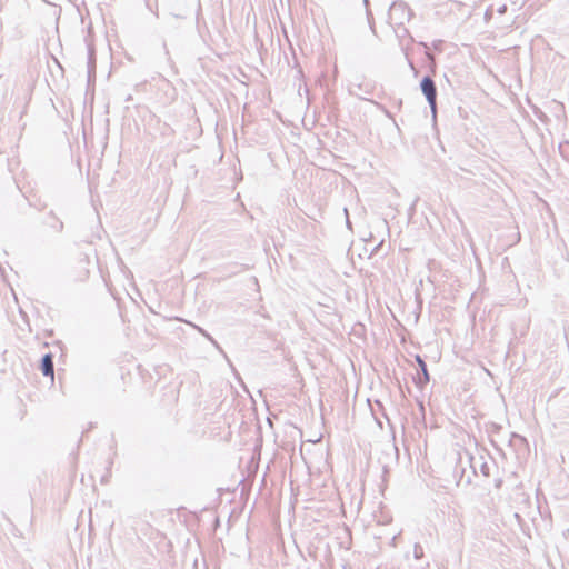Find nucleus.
<instances>
[{"mask_svg": "<svg viewBox=\"0 0 569 569\" xmlns=\"http://www.w3.org/2000/svg\"><path fill=\"white\" fill-rule=\"evenodd\" d=\"M389 18L396 24H403L411 18V10L409 6L403 1H396L389 9Z\"/></svg>", "mask_w": 569, "mask_h": 569, "instance_id": "obj_1", "label": "nucleus"}, {"mask_svg": "<svg viewBox=\"0 0 569 569\" xmlns=\"http://www.w3.org/2000/svg\"><path fill=\"white\" fill-rule=\"evenodd\" d=\"M53 222L50 224V227L57 231L61 232L63 230V222L57 219L54 216H52Z\"/></svg>", "mask_w": 569, "mask_h": 569, "instance_id": "obj_5", "label": "nucleus"}, {"mask_svg": "<svg viewBox=\"0 0 569 569\" xmlns=\"http://www.w3.org/2000/svg\"><path fill=\"white\" fill-rule=\"evenodd\" d=\"M41 369L44 376H53V360L51 355H46L42 358Z\"/></svg>", "mask_w": 569, "mask_h": 569, "instance_id": "obj_3", "label": "nucleus"}, {"mask_svg": "<svg viewBox=\"0 0 569 569\" xmlns=\"http://www.w3.org/2000/svg\"><path fill=\"white\" fill-rule=\"evenodd\" d=\"M194 327L199 330V332H200L203 337H206L209 341H211V342H212L217 348L219 347V346H218V343H217V341H216V340H214V339H213V338H212V337H211V336H210L206 330H203V329H201V328H199V327H197V326H194Z\"/></svg>", "mask_w": 569, "mask_h": 569, "instance_id": "obj_8", "label": "nucleus"}, {"mask_svg": "<svg viewBox=\"0 0 569 569\" xmlns=\"http://www.w3.org/2000/svg\"><path fill=\"white\" fill-rule=\"evenodd\" d=\"M417 361L421 368V371H422V376H423V382H428L429 381V375H428V370H427V366L425 363V361L420 358V357H417Z\"/></svg>", "mask_w": 569, "mask_h": 569, "instance_id": "obj_4", "label": "nucleus"}, {"mask_svg": "<svg viewBox=\"0 0 569 569\" xmlns=\"http://www.w3.org/2000/svg\"><path fill=\"white\" fill-rule=\"evenodd\" d=\"M420 87L422 93L426 96L432 113L436 114L437 89L433 80L430 77H425L421 80Z\"/></svg>", "mask_w": 569, "mask_h": 569, "instance_id": "obj_2", "label": "nucleus"}, {"mask_svg": "<svg viewBox=\"0 0 569 569\" xmlns=\"http://www.w3.org/2000/svg\"><path fill=\"white\" fill-rule=\"evenodd\" d=\"M356 89H358V91L366 92V93L370 92V90H369L368 86H366V88L363 89L361 83H358V84H356V83H351V86H350V91H351L352 93H357V90H356Z\"/></svg>", "mask_w": 569, "mask_h": 569, "instance_id": "obj_6", "label": "nucleus"}, {"mask_svg": "<svg viewBox=\"0 0 569 569\" xmlns=\"http://www.w3.org/2000/svg\"><path fill=\"white\" fill-rule=\"evenodd\" d=\"M413 556L416 559H421L423 557V549L419 543H416L413 547Z\"/></svg>", "mask_w": 569, "mask_h": 569, "instance_id": "obj_7", "label": "nucleus"}]
</instances>
